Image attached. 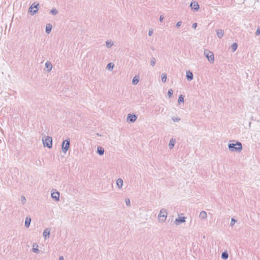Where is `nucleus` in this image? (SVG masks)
Listing matches in <instances>:
<instances>
[{
  "label": "nucleus",
  "mask_w": 260,
  "mask_h": 260,
  "mask_svg": "<svg viewBox=\"0 0 260 260\" xmlns=\"http://www.w3.org/2000/svg\"><path fill=\"white\" fill-rule=\"evenodd\" d=\"M229 150L231 152H240L242 150V145L241 142L236 141L235 143H230L228 144Z\"/></svg>",
  "instance_id": "nucleus-1"
},
{
  "label": "nucleus",
  "mask_w": 260,
  "mask_h": 260,
  "mask_svg": "<svg viewBox=\"0 0 260 260\" xmlns=\"http://www.w3.org/2000/svg\"><path fill=\"white\" fill-rule=\"evenodd\" d=\"M204 53L205 56L207 58L209 62L211 63H213L214 62V56L212 52L208 49H205L204 51Z\"/></svg>",
  "instance_id": "nucleus-2"
},
{
  "label": "nucleus",
  "mask_w": 260,
  "mask_h": 260,
  "mask_svg": "<svg viewBox=\"0 0 260 260\" xmlns=\"http://www.w3.org/2000/svg\"><path fill=\"white\" fill-rule=\"evenodd\" d=\"M39 6V4L38 3L34 2L29 8L28 12H29L31 15H34L38 12Z\"/></svg>",
  "instance_id": "nucleus-3"
},
{
  "label": "nucleus",
  "mask_w": 260,
  "mask_h": 260,
  "mask_svg": "<svg viewBox=\"0 0 260 260\" xmlns=\"http://www.w3.org/2000/svg\"><path fill=\"white\" fill-rule=\"evenodd\" d=\"M167 214V211L165 209H161L158 216L159 221L162 222H165L166 220Z\"/></svg>",
  "instance_id": "nucleus-4"
},
{
  "label": "nucleus",
  "mask_w": 260,
  "mask_h": 260,
  "mask_svg": "<svg viewBox=\"0 0 260 260\" xmlns=\"http://www.w3.org/2000/svg\"><path fill=\"white\" fill-rule=\"evenodd\" d=\"M70 146V140L69 138L64 140L61 144L62 151L66 153Z\"/></svg>",
  "instance_id": "nucleus-5"
},
{
  "label": "nucleus",
  "mask_w": 260,
  "mask_h": 260,
  "mask_svg": "<svg viewBox=\"0 0 260 260\" xmlns=\"http://www.w3.org/2000/svg\"><path fill=\"white\" fill-rule=\"evenodd\" d=\"M44 147L51 148L52 147V138L51 137H47L45 138V141L43 140Z\"/></svg>",
  "instance_id": "nucleus-6"
},
{
  "label": "nucleus",
  "mask_w": 260,
  "mask_h": 260,
  "mask_svg": "<svg viewBox=\"0 0 260 260\" xmlns=\"http://www.w3.org/2000/svg\"><path fill=\"white\" fill-rule=\"evenodd\" d=\"M59 192L56 191L55 189H53L51 192V197L55 201H59Z\"/></svg>",
  "instance_id": "nucleus-7"
},
{
  "label": "nucleus",
  "mask_w": 260,
  "mask_h": 260,
  "mask_svg": "<svg viewBox=\"0 0 260 260\" xmlns=\"http://www.w3.org/2000/svg\"><path fill=\"white\" fill-rule=\"evenodd\" d=\"M137 118V116L134 114H128L127 117V121L128 123L134 122Z\"/></svg>",
  "instance_id": "nucleus-8"
},
{
  "label": "nucleus",
  "mask_w": 260,
  "mask_h": 260,
  "mask_svg": "<svg viewBox=\"0 0 260 260\" xmlns=\"http://www.w3.org/2000/svg\"><path fill=\"white\" fill-rule=\"evenodd\" d=\"M186 218L185 217H180L179 216L178 218H176L175 220V223L176 225H179L181 223H184L185 222Z\"/></svg>",
  "instance_id": "nucleus-9"
},
{
  "label": "nucleus",
  "mask_w": 260,
  "mask_h": 260,
  "mask_svg": "<svg viewBox=\"0 0 260 260\" xmlns=\"http://www.w3.org/2000/svg\"><path fill=\"white\" fill-rule=\"evenodd\" d=\"M190 7L192 10L197 11L199 8V5L197 2H192L190 3Z\"/></svg>",
  "instance_id": "nucleus-10"
},
{
  "label": "nucleus",
  "mask_w": 260,
  "mask_h": 260,
  "mask_svg": "<svg viewBox=\"0 0 260 260\" xmlns=\"http://www.w3.org/2000/svg\"><path fill=\"white\" fill-rule=\"evenodd\" d=\"M186 79H187V80L189 81L192 80L193 78V74L190 71L186 72Z\"/></svg>",
  "instance_id": "nucleus-11"
},
{
  "label": "nucleus",
  "mask_w": 260,
  "mask_h": 260,
  "mask_svg": "<svg viewBox=\"0 0 260 260\" xmlns=\"http://www.w3.org/2000/svg\"><path fill=\"white\" fill-rule=\"evenodd\" d=\"M50 230L49 228L46 229L43 233L44 238L46 239L47 238H49L50 235Z\"/></svg>",
  "instance_id": "nucleus-12"
},
{
  "label": "nucleus",
  "mask_w": 260,
  "mask_h": 260,
  "mask_svg": "<svg viewBox=\"0 0 260 260\" xmlns=\"http://www.w3.org/2000/svg\"><path fill=\"white\" fill-rule=\"evenodd\" d=\"M45 68H46L47 72H50L52 68L51 63L48 61H46L45 63Z\"/></svg>",
  "instance_id": "nucleus-13"
},
{
  "label": "nucleus",
  "mask_w": 260,
  "mask_h": 260,
  "mask_svg": "<svg viewBox=\"0 0 260 260\" xmlns=\"http://www.w3.org/2000/svg\"><path fill=\"white\" fill-rule=\"evenodd\" d=\"M217 36L218 38H221L224 35V31L222 29H218L216 30Z\"/></svg>",
  "instance_id": "nucleus-14"
},
{
  "label": "nucleus",
  "mask_w": 260,
  "mask_h": 260,
  "mask_svg": "<svg viewBox=\"0 0 260 260\" xmlns=\"http://www.w3.org/2000/svg\"><path fill=\"white\" fill-rule=\"evenodd\" d=\"M31 222V218L26 217L25 220V226L27 228H29Z\"/></svg>",
  "instance_id": "nucleus-15"
},
{
  "label": "nucleus",
  "mask_w": 260,
  "mask_h": 260,
  "mask_svg": "<svg viewBox=\"0 0 260 260\" xmlns=\"http://www.w3.org/2000/svg\"><path fill=\"white\" fill-rule=\"evenodd\" d=\"M32 251L36 253H39L40 252V250L38 249V245L37 243L33 244Z\"/></svg>",
  "instance_id": "nucleus-16"
},
{
  "label": "nucleus",
  "mask_w": 260,
  "mask_h": 260,
  "mask_svg": "<svg viewBox=\"0 0 260 260\" xmlns=\"http://www.w3.org/2000/svg\"><path fill=\"white\" fill-rule=\"evenodd\" d=\"M199 217L202 219H206L207 217V213L205 211H202L200 213Z\"/></svg>",
  "instance_id": "nucleus-17"
},
{
  "label": "nucleus",
  "mask_w": 260,
  "mask_h": 260,
  "mask_svg": "<svg viewBox=\"0 0 260 260\" xmlns=\"http://www.w3.org/2000/svg\"><path fill=\"white\" fill-rule=\"evenodd\" d=\"M175 143H176V140L173 138L170 140V142L169 143V147L170 149H173V148L174 147Z\"/></svg>",
  "instance_id": "nucleus-18"
},
{
  "label": "nucleus",
  "mask_w": 260,
  "mask_h": 260,
  "mask_svg": "<svg viewBox=\"0 0 260 260\" xmlns=\"http://www.w3.org/2000/svg\"><path fill=\"white\" fill-rule=\"evenodd\" d=\"M104 149L102 147H100V146H98V148H97V153L100 155H103L104 153Z\"/></svg>",
  "instance_id": "nucleus-19"
},
{
  "label": "nucleus",
  "mask_w": 260,
  "mask_h": 260,
  "mask_svg": "<svg viewBox=\"0 0 260 260\" xmlns=\"http://www.w3.org/2000/svg\"><path fill=\"white\" fill-rule=\"evenodd\" d=\"M52 29V25L50 24H47L46 26L45 31L47 34L50 33Z\"/></svg>",
  "instance_id": "nucleus-20"
},
{
  "label": "nucleus",
  "mask_w": 260,
  "mask_h": 260,
  "mask_svg": "<svg viewBox=\"0 0 260 260\" xmlns=\"http://www.w3.org/2000/svg\"><path fill=\"white\" fill-rule=\"evenodd\" d=\"M116 184L119 188H121L123 185V180L121 178L117 179Z\"/></svg>",
  "instance_id": "nucleus-21"
},
{
  "label": "nucleus",
  "mask_w": 260,
  "mask_h": 260,
  "mask_svg": "<svg viewBox=\"0 0 260 260\" xmlns=\"http://www.w3.org/2000/svg\"><path fill=\"white\" fill-rule=\"evenodd\" d=\"M221 257L224 260H226L229 257V254L226 251H224L221 253Z\"/></svg>",
  "instance_id": "nucleus-22"
},
{
  "label": "nucleus",
  "mask_w": 260,
  "mask_h": 260,
  "mask_svg": "<svg viewBox=\"0 0 260 260\" xmlns=\"http://www.w3.org/2000/svg\"><path fill=\"white\" fill-rule=\"evenodd\" d=\"M139 76H136L134 77V78L133 79V80H132V83L134 84V85H136L138 84V83L139 82Z\"/></svg>",
  "instance_id": "nucleus-23"
},
{
  "label": "nucleus",
  "mask_w": 260,
  "mask_h": 260,
  "mask_svg": "<svg viewBox=\"0 0 260 260\" xmlns=\"http://www.w3.org/2000/svg\"><path fill=\"white\" fill-rule=\"evenodd\" d=\"M114 66V63H113L112 62H110L107 65L106 69L108 70L111 71L113 70Z\"/></svg>",
  "instance_id": "nucleus-24"
},
{
  "label": "nucleus",
  "mask_w": 260,
  "mask_h": 260,
  "mask_svg": "<svg viewBox=\"0 0 260 260\" xmlns=\"http://www.w3.org/2000/svg\"><path fill=\"white\" fill-rule=\"evenodd\" d=\"M237 48H238V44L237 43H234L231 45V49L233 52H235L237 50Z\"/></svg>",
  "instance_id": "nucleus-25"
},
{
  "label": "nucleus",
  "mask_w": 260,
  "mask_h": 260,
  "mask_svg": "<svg viewBox=\"0 0 260 260\" xmlns=\"http://www.w3.org/2000/svg\"><path fill=\"white\" fill-rule=\"evenodd\" d=\"M184 95L180 94L178 98V102L180 104L181 103L184 102Z\"/></svg>",
  "instance_id": "nucleus-26"
},
{
  "label": "nucleus",
  "mask_w": 260,
  "mask_h": 260,
  "mask_svg": "<svg viewBox=\"0 0 260 260\" xmlns=\"http://www.w3.org/2000/svg\"><path fill=\"white\" fill-rule=\"evenodd\" d=\"M167 81V74L163 73L161 75V81L163 83H165Z\"/></svg>",
  "instance_id": "nucleus-27"
},
{
  "label": "nucleus",
  "mask_w": 260,
  "mask_h": 260,
  "mask_svg": "<svg viewBox=\"0 0 260 260\" xmlns=\"http://www.w3.org/2000/svg\"><path fill=\"white\" fill-rule=\"evenodd\" d=\"M50 13L53 15H55L58 13V11L55 8H52L50 10Z\"/></svg>",
  "instance_id": "nucleus-28"
},
{
  "label": "nucleus",
  "mask_w": 260,
  "mask_h": 260,
  "mask_svg": "<svg viewBox=\"0 0 260 260\" xmlns=\"http://www.w3.org/2000/svg\"><path fill=\"white\" fill-rule=\"evenodd\" d=\"M156 60L154 57H152L151 58L150 64L152 67H154L155 64Z\"/></svg>",
  "instance_id": "nucleus-29"
},
{
  "label": "nucleus",
  "mask_w": 260,
  "mask_h": 260,
  "mask_svg": "<svg viewBox=\"0 0 260 260\" xmlns=\"http://www.w3.org/2000/svg\"><path fill=\"white\" fill-rule=\"evenodd\" d=\"M113 45V43L111 41H107L106 43V47L108 48H111Z\"/></svg>",
  "instance_id": "nucleus-30"
},
{
  "label": "nucleus",
  "mask_w": 260,
  "mask_h": 260,
  "mask_svg": "<svg viewBox=\"0 0 260 260\" xmlns=\"http://www.w3.org/2000/svg\"><path fill=\"white\" fill-rule=\"evenodd\" d=\"M173 94V90L172 89H170L168 91V95L170 98L172 96Z\"/></svg>",
  "instance_id": "nucleus-31"
},
{
  "label": "nucleus",
  "mask_w": 260,
  "mask_h": 260,
  "mask_svg": "<svg viewBox=\"0 0 260 260\" xmlns=\"http://www.w3.org/2000/svg\"><path fill=\"white\" fill-rule=\"evenodd\" d=\"M172 119L174 122H178L180 120V118L177 117H172Z\"/></svg>",
  "instance_id": "nucleus-32"
},
{
  "label": "nucleus",
  "mask_w": 260,
  "mask_h": 260,
  "mask_svg": "<svg viewBox=\"0 0 260 260\" xmlns=\"http://www.w3.org/2000/svg\"><path fill=\"white\" fill-rule=\"evenodd\" d=\"M236 222V220L234 218H232L231 221V223H230V225L231 226H233L235 224Z\"/></svg>",
  "instance_id": "nucleus-33"
},
{
  "label": "nucleus",
  "mask_w": 260,
  "mask_h": 260,
  "mask_svg": "<svg viewBox=\"0 0 260 260\" xmlns=\"http://www.w3.org/2000/svg\"><path fill=\"white\" fill-rule=\"evenodd\" d=\"M125 204L127 206H129L131 205V201L129 199L127 198L125 199Z\"/></svg>",
  "instance_id": "nucleus-34"
},
{
  "label": "nucleus",
  "mask_w": 260,
  "mask_h": 260,
  "mask_svg": "<svg viewBox=\"0 0 260 260\" xmlns=\"http://www.w3.org/2000/svg\"><path fill=\"white\" fill-rule=\"evenodd\" d=\"M21 201L22 204H24L25 203L26 199L24 196L21 197Z\"/></svg>",
  "instance_id": "nucleus-35"
},
{
  "label": "nucleus",
  "mask_w": 260,
  "mask_h": 260,
  "mask_svg": "<svg viewBox=\"0 0 260 260\" xmlns=\"http://www.w3.org/2000/svg\"><path fill=\"white\" fill-rule=\"evenodd\" d=\"M256 36H259L260 35V27H258L255 32Z\"/></svg>",
  "instance_id": "nucleus-36"
},
{
  "label": "nucleus",
  "mask_w": 260,
  "mask_h": 260,
  "mask_svg": "<svg viewBox=\"0 0 260 260\" xmlns=\"http://www.w3.org/2000/svg\"><path fill=\"white\" fill-rule=\"evenodd\" d=\"M182 22L181 21H180L177 22L176 24V27H180L182 25Z\"/></svg>",
  "instance_id": "nucleus-37"
},
{
  "label": "nucleus",
  "mask_w": 260,
  "mask_h": 260,
  "mask_svg": "<svg viewBox=\"0 0 260 260\" xmlns=\"http://www.w3.org/2000/svg\"><path fill=\"white\" fill-rule=\"evenodd\" d=\"M153 29H150L149 30V31H148V35H149V36H152V34H153Z\"/></svg>",
  "instance_id": "nucleus-38"
},
{
  "label": "nucleus",
  "mask_w": 260,
  "mask_h": 260,
  "mask_svg": "<svg viewBox=\"0 0 260 260\" xmlns=\"http://www.w3.org/2000/svg\"><path fill=\"white\" fill-rule=\"evenodd\" d=\"M197 23H193L192 24V27L193 28V29H196L197 28Z\"/></svg>",
  "instance_id": "nucleus-39"
},
{
  "label": "nucleus",
  "mask_w": 260,
  "mask_h": 260,
  "mask_svg": "<svg viewBox=\"0 0 260 260\" xmlns=\"http://www.w3.org/2000/svg\"><path fill=\"white\" fill-rule=\"evenodd\" d=\"M164 19V17L163 15H160V17H159V21H162Z\"/></svg>",
  "instance_id": "nucleus-40"
},
{
  "label": "nucleus",
  "mask_w": 260,
  "mask_h": 260,
  "mask_svg": "<svg viewBox=\"0 0 260 260\" xmlns=\"http://www.w3.org/2000/svg\"><path fill=\"white\" fill-rule=\"evenodd\" d=\"M58 260H63V256H59Z\"/></svg>",
  "instance_id": "nucleus-41"
}]
</instances>
